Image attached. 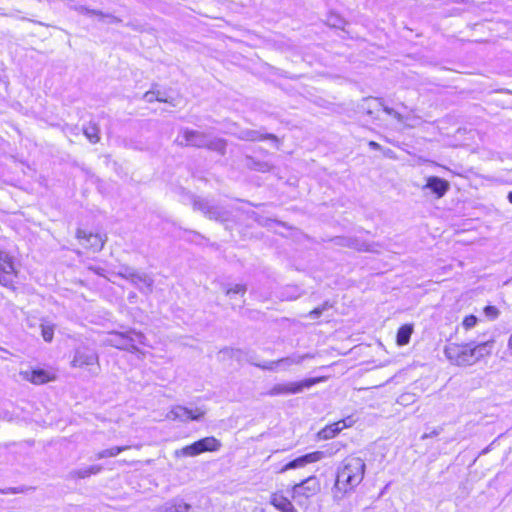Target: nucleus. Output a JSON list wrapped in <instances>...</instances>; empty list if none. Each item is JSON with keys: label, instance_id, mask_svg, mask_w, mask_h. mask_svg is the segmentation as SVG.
I'll use <instances>...</instances> for the list:
<instances>
[{"label": "nucleus", "instance_id": "obj_12", "mask_svg": "<svg viewBox=\"0 0 512 512\" xmlns=\"http://www.w3.org/2000/svg\"><path fill=\"white\" fill-rule=\"evenodd\" d=\"M205 410L199 407L189 409L183 406H175L168 413L167 417L173 420L189 421L199 420L204 416Z\"/></svg>", "mask_w": 512, "mask_h": 512}, {"label": "nucleus", "instance_id": "obj_23", "mask_svg": "<svg viewBox=\"0 0 512 512\" xmlns=\"http://www.w3.org/2000/svg\"><path fill=\"white\" fill-rule=\"evenodd\" d=\"M347 245L358 251L376 252V250L373 248V245L358 239H349Z\"/></svg>", "mask_w": 512, "mask_h": 512}, {"label": "nucleus", "instance_id": "obj_8", "mask_svg": "<svg viewBox=\"0 0 512 512\" xmlns=\"http://www.w3.org/2000/svg\"><path fill=\"white\" fill-rule=\"evenodd\" d=\"M221 446V443L214 437H206L200 439L191 445H187L179 450L175 451L177 457L181 456H197L206 451H217Z\"/></svg>", "mask_w": 512, "mask_h": 512}, {"label": "nucleus", "instance_id": "obj_17", "mask_svg": "<svg viewBox=\"0 0 512 512\" xmlns=\"http://www.w3.org/2000/svg\"><path fill=\"white\" fill-rule=\"evenodd\" d=\"M102 466L98 464L74 469L69 472V478L70 479H85L92 475H97L102 471Z\"/></svg>", "mask_w": 512, "mask_h": 512}, {"label": "nucleus", "instance_id": "obj_24", "mask_svg": "<svg viewBox=\"0 0 512 512\" xmlns=\"http://www.w3.org/2000/svg\"><path fill=\"white\" fill-rule=\"evenodd\" d=\"M238 138L245 141H259L263 136L258 131L245 129L239 132Z\"/></svg>", "mask_w": 512, "mask_h": 512}, {"label": "nucleus", "instance_id": "obj_10", "mask_svg": "<svg viewBox=\"0 0 512 512\" xmlns=\"http://www.w3.org/2000/svg\"><path fill=\"white\" fill-rule=\"evenodd\" d=\"M15 276L16 270L12 257L0 249V285H11Z\"/></svg>", "mask_w": 512, "mask_h": 512}, {"label": "nucleus", "instance_id": "obj_25", "mask_svg": "<svg viewBox=\"0 0 512 512\" xmlns=\"http://www.w3.org/2000/svg\"><path fill=\"white\" fill-rule=\"evenodd\" d=\"M84 134L91 143H97L100 139L99 129L96 125L90 124L84 128Z\"/></svg>", "mask_w": 512, "mask_h": 512}, {"label": "nucleus", "instance_id": "obj_46", "mask_svg": "<svg viewBox=\"0 0 512 512\" xmlns=\"http://www.w3.org/2000/svg\"><path fill=\"white\" fill-rule=\"evenodd\" d=\"M266 137H267V138L275 139V136H274V135H270V134H269V135H267Z\"/></svg>", "mask_w": 512, "mask_h": 512}, {"label": "nucleus", "instance_id": "obj_19", "mask_svg": "<svg viewBox=\"0 0 512 512\" xmlns=\"http://www.w3.org/2000/svg\"><path fill=\"white\" fill-rule=\"evenodd\" d=\"M270 503L281 512H297L292 503L283 495L273 494Z\"/></svg>", "mask_w": 512, "mask_h": 512}, {"label": "nucleus", "instance_id": "obj_33", "mask_svg": "<svg viewBox=\"0 0 512 512\" xmlns=\"http://www.w3.org/2000/svg\"><path fill=\"white\" fill-rule=\"evenodd\" d=\"M348 426H350V424H347L346 420H341L331 424V427L333 428V431L335 432L336 435Z\"/></svg>", "mask_w": 512, "mask_h": 512}, {"label": "nucleus", "instance_id": "obj_47", "mask_svg": "<svg viewBox=\"0 0 512 512\" xmlns=\"http://www.w3.org/2000/svg\"><path fill=\"white\" fill-rule=\"evenodd\" d=\"M428 436H429L428 434H424V435L422 436V438H423V439H425V438H427Z\"/></svg>", "mask_w": 512, "mask_h": 512}, {"label": "nucleus", "instance_id": "obj_2", "mask_svg": "<svg viewBox=\"0 0 512 512\" xmlns=\"http://www.w3.org/2000/svg\"><path fill=\"white\" fill-rule=\"evenodd\" d=\"M176 142L182 146L205 147L220 154H224L226 148V142L223 139L212 138L210 135L189 129L181 130Z\"/></svg>", "mask_w": 512, "mask_h": 512}, {"label": "nucleus", "instance_id": "obj_5", "mask_svg": "<svg viewBox=\"0 0 512 512\" xmlns=\"http://www.w3.org/2000/svg\"><path fill=\"white\" fill-rule=\"evenodd\" d=\"M444 355L451 364L470 366L474 364L471 344L450 343L444 348Z\"/></svg>", "mask_w": 512, "mask_h": 512}, {"label": "nucleus", "instance_id": "obj_13", "mask_svg": "<svg viewBox=\"0 0 512 512\" xmlns=\"http://www.w3.org/2000/svg\"><path fill=\"white\" fill-rule=\"evenodd\" d=\"M320 490V483L315 476L308 477L293 487V498L299 497L309 498Z\"/></svg>", "mask_w": 512, "mask_h": 512}, {"label": "nucleus", "instance_id": "obj_6", "mask_svg": "<svg viewBox=\"0 0 512 512\" xmlns=\"http://www.w3.org/2000/svg\"><path fill=\"white\" fill-rule=\"evenodd\" d=\"M117 274L129 280L142 293L150 294L153 290L154 280L146 273L138 272L131 267L124 266L120 268Z\"/></svg>", "mask_w": 512, "mask_h": 512}, {"label": "nucleus", "instance_id": "obj_36", "mask_svg": "<svg viewBox=\"0 0 512 512\" xmlns=\"http://www.w3.org/2000/svg\"><path fill=\"white\" fill-rule=\"evenodd\" d=\"M110 455H111V453H109V450L104 449V450H101L98 453H96L95 458L100 460V459H104V458H110L111 457Z\"/></svg>", "mask_w": 512, "mask_h": 512}, {"label": "nucleus", "instance_id": "obj_27", "mask_svg": "<svg viewBox=\"0 0 512 512\" xmlns=\"http://www.w3.org/2000/svg\"><path fill=\"white\" fill-rule=\"evenodd\" d=\"M41 334L45 341L50 342L53 339L54 328L52 325H41Z\"/></svg>", "mask_w": 512, "mask_h": 512}, {"label": "nucleus", "instance_id": "obj_40", "mask_svg": "<svg viewBox=\"0 0 512 512\" xmlns=\"http://www.w3.org/2000/svg\"><path fill=\"white\" fill-rule=\"evenodd\" d=\"M393 152L390 149L384 151V155L387 157H392Z\"/></svg>", "mask_w": 512, "mask_h": 512}, {"label": "nucleus", "instance_id": "obj_39", "mask_svg": "<svg viewBox=\"0 0 512 512\" xmlns=\"http://www.w3.org/2000/svg\"><path fill=\"white\" fill-rule=\"evenodd\" d=\"M395 119H397L399 122H402L403 121V117L400 113H398L397 111H394V114L392 115Z\"/></svg>", "mask_w": 512, "mask_h": 512}, {"label": "nucleus", "instance_id": "obj_16", "mask_svg": "<svg viewBox=\"0 0 512 512\" xmlns=\"http://www.w3.org/2000/svg\"><path fill=\"white\" fill-rule=\"evenodd\" d=\"M308 357H309L308 354H305V355L294 354V355H291L289 357H285V358L279 359L277 361L269 362V363H267L265 365H262L261 367L263 369H266V370H274L276 367H278L280 365H283L285 367H289L291 365H297V364L302 363L303 360L308 358Z\"/></svg>", "mask_w": 512, "mask_h": 512}, {"label": "nucleus", "instance_id": "obj_43", "mask_svg": "<svg viewBox=\"0 0 512 512\" xmlns=\"http://www.w3.org/2000/svg\"><path fill=\"white\" fill-rule=\"evenodd\" d=\"M405 398H406V395H402V396H400V398H399V403H404V402L406 401V399H405Z\"/></svg>", "mask_w": 512, "mask_h": 512}, {"label": "nucleus", "instance_id": "obj_35", "mask_svg": "<svg viewBox=\"0 0 512 512\" xmlns=\"http://www.w3.org/2000/svg\"><path fill=\"white\" fill-rule=\"evenodd\" d=\"M342 22L343 21L340 18L336 17V16H332L328 20L329 25H331L333 27H340Z\"/></svg>", "mask_w": 512, "mask_h": 512}, {"label": "nucleus", "instance_id": "obj_34", "mask_svg": "<svg viewBox=\"0 0 512 512\" xmlns=\"http://www.w3.org/2000/svg\"><path fill=\"white\" fill-rule=\"evenodd\" d=\"M130 446H114V447H111L109 448V453H111V457H116L117 455H119L121 452L129 449Z\"/></svg>", "mask_w": 512, "mask_h": 512}, {"label": "nucleus", "instance_id": "obj_14", "mask_svg": "<svg viewBox=\"0 0 512 512\" xmlns=\"http://www.w3.org/2000/svg\"><path fill=\"white\" fill-rule=\"evenodd\" d=\"M193 207L195 210H199L203 212L208 218L215 220H226L227 213L220 207L212 206L205 199H195L193 202Z\"/></svg>", "mask_w": 512, "mask_h": 512}, {"label": "nucleus", "instance_id": "obj_38", "mask_svg": "<svg viewBox=\"0 0 512 512\" xmlns=\"http://www.w3.org/2000/svg\"><path fill=\"white\" fill-rule=\"evenodd\" d=\"M369 147L374 150H382V147L375 141H370L368 143Z\"/></svg>", "mask_w": 512, "mask_h": 512}, {"label": "nucleus", "instance_id": "obj_31", "mask_svg": "<svg viewBox=\"0 0 512 512\" xmlns=\"http://www.w3.org/2000/svg\"><path fill=\"white\" fill-rule=\"evenodd\" d=\"M484 314L491 320H494L499 315V310L495 306H486L484 308Z\"/></svg>", "mask_w": 512, "mask_h": 512}, {"label": "nucleus", "instance_id": "obj_45", "mask_svg": "<svg viewBox=\"0 0 512 512\" xmlns=\"http://www.w3.org/2000/svg\"><path fill=\"white\" fill-rule=\"evenodd\" d=\"M508 200L510 203H512V191L508 194Z\"/></svg>", "mask_w": 512, "mask_h": 512}, {"label": "nucleus", "instance_id": "obj_20", "mask_svg": "<svg viewBox=\"0 0 512 512\" xmlns=\"http://www.w3.org/2000/svg\"><path fill=\"white\" fill-rule=\"evenodd\" d=\"M493 345H494V341L482 342L475 346L471 345L474 363L479 361L481 358L491 354Z\"/></svg>", "mask_w": 512, "mask_h": 512}, {"label": "nucleus", "instance_id": "obj_28", "mask_svg": "<svg viewBox=\"0 0 512 512\" xmlns=\"http://www.w3.org/2000/svg\"><path fill=\"white\" fill-rule=\"evenodd\" d=\"M329 308H331V305L329 304V302H325L323 305L316 307L315 309L310 311L309 317L311 319H316V318L320 317L322 315V313Z\"/></svg>", "mask_w": 512, "mask_h": 512}, {"label": "nucleus", "instance_id": "obj_42", "mask_svg": "<svg viewBox=\"0 0 512 512\" xmlns=\"http://www.w3.org/2000/svg\"><path fill=\"white\" fill-rule=\"evenodd\" d=\"M135 298H136V294H135V293H131V294L129 295V300H130V302H133V299H135Z\"/></svg>", "mask_w": 512, "mask_h": 512}, {"label": "nucleus", "instance_id": "obj_22", "mask_svg": "<svg viewBox=\"0 0 512 512\" xmlns=\"http://www.w3.org/2000/svg\"><path fill=\"white\" fill-rule=\"evenodd\" d=\"M413 327L411 325H403L398 329L397 332V344L404 346L409 343Z\"/></svg>", "mask_w": 512, "mask_h": 512}, {"label": "nucleus", "instance_id": "obj_18", "mask_svg": "<svg viewBox=\"0 0 512 512\" xmlns=\"http://www.w3.org/2000/svg\"><path fill=\"white\" fill-rule=\"evenodd\" d=\"M425 187L429 188L433 193L437 195V197L440 198L449 189V183L446 180H443L439 177L432 176L428 178Z\"/></svg>", "mask_w": 512, "mask_h": 512}, {"label": "nucleus", "instance_id": "obj_41", "mask_svg": "<svg viewBox=\"0 0 512 512\" xmlns=\"http://www.w3.org/2000/svg\"><path fill=\"white\" fill-rule=\"evenodd\" d=\"M90 269H92L93 271H95L97 274L102 275V271H103V269H101V268H92V267H91Z\"/></svg>", "mask_w": 512, "mask_h": 512}, {"label": "nucleus", "instance_id": "obj_21", "mask_svg": "<svg viewBox=\"0 0 512 512\" xmlns=\"http://www.w3.org/2000/svg\"><path fill=\"white\" fill-rule=\"evenodd\" d=\"M189 509L190 505L179 498L173 499L163 506L164 512H187Z\"/></svg>", "mask_w": 512, "mask_h": 512}, {"label": "nucleus", "instance_id": "obj_4", "mask_svg": "<svg viewBox=\"0 0 512 512\" xmlns=\"http://www.w3.org/2000/svg\"><path fill=\"white\" fill-rule=\"evenodd\" d=\"M71 365L74 368L86 370L92 376H97L100 372L98 353L86 346L75 349Z\"/></svg>", "mask_w": 512, "mask_h": 512}, {"label": "nucleus", "instance_id": "obj_9", "mask_svg": "<svg viewBox=\"0 0 512 512\" xmlns=\"http://www.w3.org/2000/svg\"><path fill=\"white\" fill-rule=\"evenodd\" d=\"M334 454L332 450H324V451H314L308 454H305L303 456H300L290 462H288L286 465H284L280 472L284 473L291 469H298L305 467L307 464L318 462L326 457H331Z\"/></svg>", "mask_w": 512, "mask_h": 512}, {"label": "nucleus", "instance_id": "obj_11", "mask_svg": "<svg viewBox=\"0 0 512 512\" xmlns=\"http://www.w3.org/2000/svg\"><path fill=\"white\" fill-rule=\"evenodd\" d=\"M77 238L85 248L91 249L93 252H99L107 240L106 235L87 232L82 229H78Z\"/></svg>", "mask_w": 512, "mask_h": 512}, {"label": "nucleus", "instance_id": "obj_7", "mask_svg": "<svg viewBox=\"0 0 512 512\" xmlns=\"http://www.w3.org/2000/svg\"><path fill=\"white\" fill-rule=\"evenodd\" d=\"M322 381V378H309L299 382L275 384L268 392L270 396L298 394Z\"/></svg>", "mask_w": 512, "mask_h": 512}, {"label": "nucleus", "instance_id": "obj_32", "mask_svg": "<svg viewBox=\"0 0 512 512\" xmlns=\"http://www.w3.org/2000/svg\"><path fill=\"white\" fill-rule=\"evenodd\" d=\"M477 321H478V319L476 316L469 315L464 318L462 324H463V327L468 330V329L473 328L477 324Z\"/></svg>", "mask_w": 512, "mask_h": 512}, {"label": "nucleus", "instance_id": "obj_15", "mask_svg": "<svg viewBox=\"0 0 512 512\" xmlns=\"http://www.w3.org/2000/svg\"><path fill=\"white\" fill-rule=\"evenodd\" d=\"M19 375L23 380L31 382L35 385H42L53 379V377H51L50 374L43 369L24 370L20 371Z\"/></svg>", "mask_w": 512, "mask_h": 512}, {"label": "nucleus", "instance_id": "obj_3", "mask_svg": "<svg viewBox=\"0 0 512 512\" xmlns=\"http://www.w3.org/2000/svg\"><path fill=\"white\" fill-rule=\"evenodd\" d=\"M103 343L121 350L137 352V344L147 345L146 337L141 332L129 330L127 332H111Z\"/></svg>", "mask_w": 512, "mask_h": 512}, {"label": "nucleus", "instance_id": "obj_26", "mask_svg": "<svg viewBox=\"0 0 512 512\" xmlns=\"http://www.w3.org/2000/svg\"><path fill=\"white\" fill-rule=\"evenodd\" d=\"M144 99L147 102H153L154 100L159 102H167V99L164 98L163 94L160 91H147L144 94Z\"/></svg>", "mask_w": 512, "mask_h": 512}, {"label": "nucleus", "instance_id": "obj_1", "mask_svg": "<svg viewBox=\"0 0 512 512\" xmlns=\"http://www.w3.org/2000/svg\"><path fill=\"white\" fill-rule=\"evenodd\" d=\"M365 462L360 457L349 456L345 458L337 469L336 481L333 488L334 498L341 500L352 492L363 480Z\"/></svg>", "mask_w": 512, "mask_h": 512}, {"label": "nucleus", "instance_id": "obj_30", "mask_svg": "<svg viewBox=\"0 0 512 512\" xmlns=\"http://www.w3.org/2000/svg\"><path fill=\"white\" fill-rule=\"evenodd\" d=\"M246 292V287L245 285H242V284H236L234 285L233 287L229 288L227 291H226V294L228 296H232L234 294H241V295H244V293Z\"/></svg>", "mask_w": 512, "mask_h": 512}, {"label": "nucleus", "instance_id": "obj_44", "mask_svg": "<svg viewBox=\"0 0 512 512\" xmlns=\"http://www.w3.org/2000/svg\"><path fill=\"white\" fill-rule=\"evenodd\" d=\"M508 347H509L510 349H512V334H511V336H510V338H509V340H508Z\"/></svg>", "mask_w": 512, "mask_h": 512}, {"label": "nucleus", "instance_id": "obj_29", "mask_svg": "<svg viewBox=\"0 0 512 512\" xmlns=\"http://www.w3.org/2000/svg\"><path fill=\"white\" fill-rule=\"evenodd\" d=\"M318 436L320 439L328 440L336 436L335 432L331 425L326 426L321 431H319Z\"/></svg>", "mask_w": 512, "mask_h": 512}, {"label": "nucleus", "instance_id": "obj_37", "mask_svg": "<svg viewBox=\"0 0 512 512\" xmlns=\"http://www.w3.org/2000/svg\"><path fill=\"white\" fill-rule=\"evenodd\" d=\"M374 102L376 103L377 106L383 107L384 112H386L387 114H389V115H393L394 114L395 110L390 108V107L384 106L381 101L374 100Z\"/></svg>", "mask_w": 512, "mask_h": 512}]
</instances>
